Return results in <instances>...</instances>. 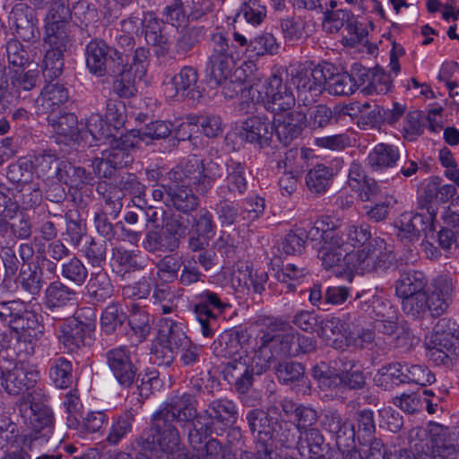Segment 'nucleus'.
Here are the masks:
<instances>
[{
  "label": "nucleus",
  "instance_id": "obj_63",
  "mask_svg": "<svg viewBox=\"0 0 459 459\" xmlns=\"http://www.w3.org/2000/svg\"><path fill=\"white\" fill-rule=\"evenodd\" d=\"M279 45L274 36L271 33H263L249 41L247 51L255 56L266 54L274 55L278 52Z\"/></svg>",
  "mask_w": 459,
  "mask_h": 459
},
{
  "label": "nucleus",
  "instance_id": "obj_33",
  "mask_svg": "<svg viewBox=\"0 0 459 459\" xmlns=\"http://www.w3.org/2000/svg\"><path fill=\"white\" fill-rule=\"evenodd\" d=\"M68 90L58 82L47 84L41 91L36 103L42 113H52L68 100Z\"/></svg>",
  "mask_w": 459,
  "mask_h": 459
},
{
  "label": "nucleus",
  "instance_id": "obj_26",
  "mask_svg": "<svg viewBox=\"0 0 459 459\" xmlns=\"http://www.w3.org/2000/svg\"><path fill=\"white\" fill-rule=\"evenodd\" d=\"M350 255L343 247V242L333 236V231H323V243L318 249V258L325 269L340 267Z\"/></svg>",
  "mask_w": 459,
  "mask_h": 459
},
{
  "label": "nucleus",
  "instance_id": "obj_55",
  "mask_svg": "<svg viewBox=\"0 0 459 459\" xmlns=\"http://www.w3.org/2000/svg\"><path fill=\"white\" fill-rule=\"evenodd\" d=\"M33 171L39 176L47 178H56L57 168L62 165V160L50 152H43L33 157L31 160Z\"/></svg>",
  "mask_w": 459,
  "mask_h": 459
},
{
  "label": "nucleus",
  "instance_id": "obj_34",
  "mask_svg": "<svg viewBox=\"0 0 459 459\" xmlns=\"http://www.w3.org/2000/svg\"><path fill=\"white\" fill-rule=\"evenodd\" d=\"M143 32L149 45L156 47V55L163 56L168 54L169 46L168 38L162 33L163 26L151 14L144 16L142 22Z\"/></svg>",
  "mask_w": 459,
  "mask_h": 459
},
{
  "label": "nucleus",
  "instance_id": "obj_30",
  "mask_svg": "<svg viewBox=\"0 0 459 459\" xmlns=\"http://www.w3.org/2000/svg\"><path fill=\"white\" fill-rule=\"evenodd\" d=\"M198 73L193 66H184L171 78L175 95L192 100L199 99L202 93L197 87Z\"/></svg>",
  "mask_w": 459,
  "mask_h": 459
},
{
  "label": "nucleus",
  "instance_id": "obj_60",
  "mask_svg": "<svg viewBox=\"0 0 459 459\" xmlns=\"http://www.w3.org/2000/svg\"><path fill=\"white\" fill-rule=\"evenodd\" d=\"M87 131L96 141L108 140L116 135L114 126L108 125L99 113H92L86 122Z\"/></svg>",
  "mask_w": 459,
  "mask_h": 459
},
{
  "label": "nucleus",
  "instance_id": "obj_40",
  "mask_svg": "<svg viewBox=\"0 0 459 459\" xmlns=\"http://www.w3.org/2000/svg\"><path fill=\"white\" fill-rule=\"evenodd\" d=\"M17 284L29 295L39 294L44 284L39 266L33 263L23 264L17 277Z\"/></svg>",
  "mask_w": 459,
  "mask_h": 459
},
{
  "label": "nucleus",
  "instance_id": "obj_5",
  "mask_svg": "<svg viewBox=\"0 0 459 459\" xmlns=\"http://www.w3.org/2000/svg\"><path fill=\"white\" fill-rule=\"evenodd\" d=\"M160 227V230H152L146 233L143 242V248L151 253L173 252L178 249L187 230L183 217L172 212H161Z\"/></svg>",
  "mask_w": 459,
  "mask_h": 459
},
{
  "label": "nucleus",
  "instance_id": "obj_59",
  "mask_svg": "<svg viewBox=\"0 0 459 459\" xmlns=\"http://www.w3.org/2000/svg\"><path fill=\"white\" fill-rule=\"evenodd\" d=\"M65 52L64 50L51 48L47 50L42 70L43 76L46 80L53 81L62 74Z\"/></svg>",
  "mask_w": 459,
  "mask_h": 459
},
{
  "label": "nucleus",
  "instance_id": "obj_24",
  "mask_svg": "<svg viewBox=\"0 0 459 459\" xmlns=\"http://www.w3.org/2000/svg\"><path fill=\"white\" fill-rule=\"evenodd\" d=\"M195 398L193 394L184 393L182 395L174 396L170 403L162 407L160 413L168 412L173 416L174 421H185L188 425V429H192L194 423H197L199 414L195 406Z\"/></svg>",
  "mask_w": 459,
  "mask_h": 459
},
{
  "label": "nucleus",
  "instance_id": "obj_44",
  "mask_svg": "<svg viewBox=\"0 0 459 459\" xmlns=\"http://www.w3.org/2000/svg\"><path fill=\"white\" fill-rule=\"evenodd\" d=\"M333 236L343 242V247L363 246L371 238L370 226L368 224H348L342 230L333 231Z\"/></svg>",
  "mask_w": 459,
  "mask_h": 459
},
{
  "label": "nucleus",
  "instance_id": "obj_25",
  "mask_svg": "<svg viewBox=\"0 0 459 459\" xmlns=\"http://www.w3.org/2000/svg\"><path fill=\"white\" fill-rule=\"evenodd\" d=\"M38 378V372L22 361L15 364L4 376V388L13 395H17L32 388Z\"/></svg>",
  "mask_w": 459,
  "mask_h": 459
},
{
  "label": "nucleus",
  "instance_id": "obj_43",
  "mask_svg": "<svg viewBox=\"0 0 459 459\" xmlns=\"http://www.w3.org/2000/svg\"><path fill=\"white\" fill-rule=\"evenodd\" d=\"M272 439L270 445L275 442L276 446L291 448L298 446L299 431L295 423L290 420L276 419L273 429H272Z\"/></svg>",
  "mask_w": 459,
  "mask_h": 459
},
{
  "label": "nucleus",
  "instance_id": "obj_27",
  "mask_svg": "<svg viewBox=\"0 0 459 459\" xmlns=\"http://www.w3.org/2000/svg\"><path fill=\"white\" fill-rule=\"evenodd\" d=\"M9 22L15 27L17 35L23 40H30L36 37V32H39L35 13L26 4L19 3L13 7L9 14Z\"/></svg>",
  "mask_w": 459,
  "mask_h": 459
},
{
  "label": "nucleus",
  "instance_id": "obj_36",
  "mask_svg": "<svg viewBox=\"0 0 459 459\" xmlns=\"http://www.w3.org/2000/svg\"><path fill=\"white\" fill-rule=\"evenodd\" d=\"M262 340L263 343H265L269 350L273 351V354L276 359L298 356L296 335L293 333L273 335L270 333H264L262 336Z\"/></svg>",
  "mask_w": 459,
  "mask_h": 459
},
{
  "label": "nucleus",
  "instance_id": "obj_45",
  "mask_svg": "<svg viewBox=\"0 0 459 459\" xmlns=\"http://www.w3.org/2000/svg\"><path fill=\"white\" fill-rule=\"evenodd\" d=\"M374 382L385 390L404 384V365L391 363L382 367L375 376Z\"/></svg>",
  "mask_w": 459,
  "mask_h": 459
},
{
  "label": "nucleus",
  "instance_id": "obj_23",
  "mask_svg": "<svg viewBox=\"0 0 459 459\" xmlns=\"http://www.w3.org/2000/svg\"><path fill=\"white\" fill-rule=\"evenodd\" d=\"M354 108L350 105H336L332 109L325 104H318L308 109V125L312 129L325 128L338 124L344 117H351Z\"/></svg>",
  "mask_w": 459,
  "mask_h": 459
},
{
  "label": "nucleus",
  "instance_id": "obj_52",
  "mask_svg": "<svg viewBox=\"0 0 459 459\" xmlns=\"http://www.w3.org/2000/svg\"><path fill=\"white\" fill-rule=\"evenodd\" d=\"M6 177L13 184L27 186L33 178V164L30 159L21 158L9 165Z\"/></svg>",
  "mask_w": 459,
  "mask_h": 459
},
{
  "label": "nucleus",
  "instance_id": "obj_14",
  "mask_svg": "<svg viewBox=\"0 0 459 459\" xmlns=\"http://www.w3.org/2000/svg\"><path fill=\"white\" fill-rule=\"evenodd\" d=\"M204 160L190 155L179 165L167 173L168 179L173 184L192 185L201 195L208 193V184L203 181Z\"/></svg>",
  "mask_w": 459,
  "mask_h": 459
},
{
  "label": "nucleus",
  "instance_id": "obj_51",
  "mask_svg": "<svg viewBox=\"0 0 459 459\" xmlns=\"http://www.w3.org/2000/svg\"><path fill=\"white\" fill-rule=\"evenodd\" d=\"M60 273L65 281L77 286H82L88 277L86 266L75 255L61 264Z\"/></svg>",
  "mask_w": 459,
  "mask_h": 459
},
{
  "label": "nucleus",
  "instance_id": "obj_3",
  "mask_svg": "<svg viewBox=\"0 0 459 459\" xmlns=\"http://www.w3.org/2000/svg\"><path fill=\"white\" fill-rule=\"evenodd\" d=\"M238 419L237 404L227 398L211 401L206 409L199 414L197 423L188 430L189 445L195 450L202 447L204 440L212 436H222L228 428Z\"/></svg>",
  "mask_w": 459,
  "mask_h": 459
},
{
  "label": "nucleus",
  "instance_id": "obj_8",
  "mask_svg": "<svg viewBox=\"0 0 459 459\" xmlns=\"http://www.w3.org/2000/svg\"><path fill=\"white\" fill-rule=\"evenodd\" d=\"M0 321L6 324L14 334L38 338L44 335V325L39 321L38 316L26 309L20 300L0 303Z\"/></svg>",
  "mask_w": 459,
  "mask_h": 459
},
{
  "label": "nucleus",
  "instance_id": "obj_57",
  "mask_svg": "<svg viewBox=\"0 0 459 459\" xmlns=\"http://www.w3.org/2000/svg\"><path fill=\"white\" fill-rule=\"evenodd\" d=\"M358 430H355V439L360 445H367L373 437L376 431L374 413L370 410H362L357 413Z\"/></svg>",
  "mask_w": 459,
  "mask_h": 459
},
{
  "label": "nucleus",
  "instance_id": "obj_56",
  "mask_svg": "<svg viewBox=\"0 0 459 459\" xmlns=\"http://www.w3.org/2000/svg\"><path fill=\"white\" fill-rule=\"evenodd\" d=\"M403 311L412 318H420L429 310V302L426 292L401 296Z\"/></svg>",
  "mask_w": 459,
  "mask_h": 459
},
{
  "label": "nucleus",
  "instance_id": "obj_21",
  "mask_svg": "<svg viewBox=\"0 0 459 459\" xmlns=\"http://www.w3.org/2000/svg\"><path fill=\"white\" fill-rule=\"evenodd\" d=\"M428 356L437 366L451 368L459 356V342L432 334L426 342Z\"/></svg>",
  "mask_w": 459,
  "mask_h": 459
},
{
  "label": "nucleus",
  "instance_id": "obj_46",
  "mask_svg": "<svg viewBox=\"0 0 459 459\" xmlns=\"http://www.w3.org/2000/svg\"><path fill=\"white\" fill-rule=\"evenodd\" d=\"M127 320V315L119 303L109 304L102 312L100 317L101 330L106 334L114 333L118 328L122 327Z\"/></svg>",
  "mask_w": 459,
  "mask_h": 459
},
{
  "label": "nucleus",
  "instance_id": "obj_38",
  "mask_svg": "<svg viewBox=\"0 0 459 459\" xmlns=\"http://www.w3.org/2000/svg\"><path fill=\"white\" fill-rule=\"evenodd\" d=\"M205 35V30L201 26L183 28L174 45V53L179 57H186L190 52L200 43Z\"/></svg>",
  "mask_w": 459,
  "mask_h": 459
},
{
  "label": "nucleus",
  "instance_id": "obj_12",
  "mask_svg": "<svg viewBox=\"0 0 459 459\" xmlns=\"http://www.w3.org/2000/svg\"><path fill=\"white\" fill-rule=\"evenodd\" d=\"M228 303L221 300L220 296L211 290H204L195 297L193 311L201 325L204 337H212L217 328V318L222 314Z\"/></svg>",
  "mask_w": 459,
  "mask_h": 459
},
{
  "label": "nucleus",
  "instance_id": "obj_9",
  "mask_svg": "<svg viewBox=\"0 0 459 459\" xmlns=\"http://www.w3.org/2000/svg\"><path fill=\"white\" fill-rule=\"evenodd\" d=\"M86 67L97 77L117 73L124 62L123 55L117 48L99 38L92 39L85 48Z\"/></svg>",
  "mask_w": 459,
  "mask_h": 459
},
{
  "label": "nucleus",
  "instance_id": "obj_32",
  "mask_svg": "<svg viewBox=\"0 0 459 459\" xmlns=\"http://www.w3.org/2000/svg\"><path fill=\"white\" fill-rule=\"evenodd\" d=\"M297 448L299 451L308 450L309 459H329L326 457L330 446L318 429H311L299 433Z\"/></svg>",
  "mask_w": 459,
  "mask_h": 459
},
{
  "label": "nucleus",
  "instance_id": "obj_39",
  "mask_svg": "<svg viewBox=\"0 0 459 459\" xmlns=\"http://www.w3.org/2000/svg\"><path fill=\"white\" fill-rule=\"evenodd\" d=\"M119 70L113 74H107L112 77V91L120 98H131L136 92L135 77L133 74L132 67H127L125 61L119 65Z\"/></svg>",
  "mask_w": 459,
  "mask_h": 459
},
{
  "label": "nucleus",
  "instance_id": "obj_11",
  "mask_svg": "<svg viewBox=\"0 0 459 459\" xmlns=\"http://www.w3.org/2000/svg\"><path fill=\"white\" fill-rule=\"evenodd\" d=\"M214 47L209 56L205 72L209 82L218 87L226 82L233 67V56L229 52L227 39L221 33L212 35Z\"/></svg>",
  "mask_w": 459,
  "mask_h": 459
},
{
  "label": "nucleus",
  "instance_id": "obj_47",
  "mask_svg": "<svg viewBox=\"0 0 459 459\" xmlns=\"http://www.w3.org/2000/svg\"><path fill=\"white\" fill-rule=\"evenodd\" d=\"M134 414L126 411L115 419L110 426L106 441L111 446L118 445L133 429Z\"/></svg>",
  "mask_w": 459,
  "mask_h": 459
},
{
  "label": "nucleus",
  "instance_id": "obj_7",
  "mask_svg": "<svg viewBox=\"0 0 459 459\" xmlns=\"http://www.w3.org/2000/svg\"><path fill=\"white\" fill-rule=\"evenodd\" d=\"M272 414H280V409L276 404L270 405L267 411L256 408L248 411L246 415L249 430L256 438L255 455L257 459H278V454L269 444L273 432L272 429L277 419Z\"/></svg>",
  "mask_w": 459,
  "mask_h": 459
},
{
  "label": "nucleus",
  "instance_id": "obj_50",
  "mask_svg": "<svg viewBox=\"0 0 459 459\" xmlns=\"http://www.w3.org/2000/svg\"><path fill=\"white\" fill-rule=\"evenodd\" d=\"M73 367L70 360L64 357L55 359L49 368V377L58 388H67L73 381Z\"/></svg>",
  "mask_w": 459,
  "mask_h": 459
},
{
  "label": "nucleus",
  "instance_id": "obj_22",
  "mask_svg": "<svg viewBox=\"0 0 459 459\" xmlns=\"http://www.w3.org/2000/svg\"><path fill=\"white\" fill-rule=\"evenodd\" d=\"M306 120V114L299 110H292L283 117L275 118L273 131L278 140L284 146L290 144L301 135Z\"/></svg>",
  "mask_w": 459,
  "mask_h": 459
},
{
  "label": "nucleus",
  "instance_id": "obj_1",
  "mask_svg": "<svg viewBox=\"0 0 459 459\" xmlns=\"http://www.w3.org/2000/svg\"><path fill=\"white\" fill-rule=\"evenodd\" d=\"M290 76V82L296 86L298 100L307 107L315 103L326 89L330 94L348 96L356 91V84L348 73L330 74L326 75L324 69L291 68L286 76Z\"/></svg>",
  "mask_w": 459,
  "mask_h": 459
},
{
  "label": "nucleus",
  "instance_id": "obj_61",
  "mask_svg": "<svg viewBox=\"0 0 459 459\" xmlns=\"http://www.w3.org/2000/svg\"><path fill=\"white\" fill-rule=\"evenodd\" d=\"M392 79L390 74L384 69L376 66L372 69V74L369 83L362 89V92L370 95L373 92L377 94H386L391 91Z\"/></svg>",
  "mask_w": 459,
  "mask_h": 459
},
{
  "label": "nucleus",
  "instance_id": "obj_13",
  "mask_svg": "<svg viewBox=\"0 0 459 459\" xmlns=\"http://www.w3.org/2000/svg\"><path fill=\"white\" fill-rule=\"evenodd\" d=\"M264 96L262 102L266 110L279 114L291 109L296 99L291 87L281 74L271 75L264 84Z\"/></svg>",
  "mask_w": 459,
  "mask_h": 459
},
{
  "label": "nucleus",
  "instance_id": "obj_62",
  "mask_svg": "<svg viewBox=\"0 0 459 459\" xmlns=\"http://www.w3.org/2000/svg\"><path fill=\"white\" fill-rule=\"evenodd\" d=\"M241 348L239 334L238 332L226 333L214 342V353L216 356L231 358Z\"/></svg>",
  "mask_w": 459,
  "mask_h": 459
},
{
  "label": "nucleus",
  "instance_id": "obj_18",
  "mask_svg": "<svg viewBox=\"0 0 459 459\" xmlns=\"http://www.w3.org/2000/svg\"><path fill=\"white\" fill-rule=\"evenodd\" d=\"M112 138L109 148L103 151L101 154L106 156V160L112 164L113 168L120 169L130 165L134 160L131 150L140 143L139 133L131 130L119 137L115 135Z\"/></svg>",
  "mask_w": 459,
  "mask_h": 459
},
{
  "label": "nucleus",
  "instance_id": "obj_2",
  "mask_svg": "<svg viewBox=\"0 0 459 459\" xmlns=\"http://www.w3.org/2000/svg\"><path fill=\"white\" fill-rule=\"evenodd\" d=\"M410 450H401L397 459H457L459 444L447 427L433 423L429 432L423 428H414L409 433Z\"/></svg>",
  "mask_w": 459,
  "mask_h": 459
},
{
  "label": "nucleus",
  "instance_id": "obj_64",
  "mask_svg": "<svg viewBox=\"0 0 459 459\" xmlns=\"http://www.w3.org/2000/svg\"><path fill=\"white\" fill-rule=\"evenodd\" d=\"M346 326L347 323L341 318L332 316L319 321L316 333L320 338L331 341L333 337L344 336L347 332Z\"/></svg>",
  "mask_w": 459,
  "mask_h": 459
},
{
  "label": "nucleus",
  "instance_id": "obj_48",
  "mask_svg": "<svg viewBox=\"0 0 459 459\" xmlns=\"http://www.w3.org/2000/svg\"><path fill=\"white\" fill-rule=\"evenodd\" d=\"M45 42L51 48L66 51L71 44L69 24H46Z\"/></svg>",
  "mask_w": 459,
  "mask_h": 459
},
{
  "label": "nucleus",
  "instance_id": "obj_17",
  "mask_svg": "<svg viewBox=\"0 0 459 459\" xmlns=\"http://www.w3.org/2000/svg\"><path fill=\"white\" fill-rule=\"evenodd\" d=\"M319 423L323 430L333 435L338 446L354 445L355 426L349 419L343 418L338 410L327 409L321 412Z\"/></svg>",
  "mask_w": 459,
  "mask_h": 459
},
{
  "label": "nucleus",
  "instance_id": "obj_37",
  "mask_svg": "<svg viewBox=\"0 0 459 459\" xmlns=\"http://www.w3.org/2000/svg\"><path fill=\"white\" fill-rule=\"evenodd\" d=\"M399 152L396 147L386 144H377L368 156V164L374 171H381L393 168L399 160Z\"/></svg>",
  "mask_w": 459,
  "mask_h": 459
},
{
  "label": "nucleus",
  "instance_id": "obj_53",
  "mask_svg": "<svg viewBox=\"0 0 459 459\" xmlns=\"http://www.w3.org/2000/svg\"><path fill=\"white\" fill-rule=\"evenodd\" d=\"M53 130L60 135L74 140L78 137L80 130L77 117L74 113H64L58 117H48Z\"/></svg>",
  "mask_w": 459,
  "mask_h": 459
},
{
  "label": "nucleus",
  "instance_id": "obj_29",
  "mask_svg": "<svg viewBox=\"0 0 459 459\" xmlns=\"http://www.w3.org/2000/svg\"><path fill=\"white\" fill-rule=\"evenodd\" d=\"M86 292L93 304L105 303L114 294V286L103 269L92 272L86 284Z\"/></svg>",
  "mask_w": 459,
  "mask_h": 459
},
{
  "label": "nucleus",
  "instance_id": "obj_41",
  "mask_svg": "<svg viewBox=\"0 0 459 459\" xmlns=\"http://www.w3.org/2000/svg\"><path fill=\"white\" fill-rule=\"evenodd\" d=\"M428 285L426 275L420 271H408L401 275L395 285L398 297L426 292Z\"/></svg>",
  "mask_w": 459,
  "mask_h": 459
},
{
  "label": "nucleus",
  "instance_id": "obj_28",
  "mask_svg": "<svg viewBox=\"0 0 459 459\" xmlns=\"http://www.w3.org/2000/svg\"><path fill=\"white\" fill-rule=\"evenodd\" d=\"M165 204L173 206L178 212L187 213L196 210L199 198L187 186L174 184L173 187L167 188Z\"/></svg>",
  "mask_w": 459,
  "mask_h": 459
},
{
  "label": "nucleus",
  "instance_id": "obj_58",
  "mask_svg": "<svg viewBox=\"0 0 459 459\" xmlns=\"http://www.w3.org/2000/svg\"><path fill=\"white\" fill-rule=\"evenodd\" d=\"M85 326L82 322L75 321L64 327L60 340L68 350L74 351L84 345Z\"/></svg>",
  "mask_w": 459,
  "mask_h": 459
},
{
  "label": "nucleus",
  "instance_id": "obj_19",
  "mask_svg": "<svg viewBox=\"0 0 459 459\" xmlns=\"http://www.w3.org/2000/svg\"><path fill=\"white\" fill-rule=\"evenodd\" d=\"M455 290V283L448 275H438L432 280L427 294L432 316L437 317L446 312L453 302Z\"/></svg>",
  "mask_w": 459,
  "mask_h": 459
},
{
  "label": "nucleus",
  "instance_id": "obj_42",
  "mask_svg": "<svg viewBox=\"0 0 459 459\" xmlns=\"http://www.w3.org/2000/svg\"><path fill=\"white\" fill-rule=\"evenodd\" d=\"M159 339H161L166 345L170 346L177 353L182 348L186 347L191 341L185 333L180 324L171 320H166L159 330Z\"/></svg>",
  "mask_w": 459,
  "mask_h": 459
},
{
  "label": "nucleus",
  "instance_id": "obj_4",
  "mask_svg": "<svg viewBox=\"0 0 459 459\" xmlns=\"http://www.w3.org/2000/svg\"><path fill=\"white\" fill-rule=\"evenodd\" d=\"M173 416L157 411L152 419V426L136 439V445L144 452L161 451L173 454L179 450L180 437L174 426Z\"/></svg>",
  "mask_w": 459,
  "mask_h": 459
},
{
  "label": "nucleus",
  "instance_id": "obj_15",
  "mask_svg": "<svg viewBox=\"0 0 459 459\" xmlns=\"http://www.w3.org/2000/svg\"><path fill=\"white\" fill-rule=\"evenodd\" d=\"M38 394H30L28 402H24L21 407L22 416L26 425L35 433H42V436L49 433L53 428L54 416L51 409L36 399ZM37 439L38 437H33Z\"/></svg>",
  "mask_w": 459,
  "mask_h": 459
},
{
  "label": "nucleus",
  "instance_id": "obj_54",
  "mask_svg": "<svg viewBox=\"0 0 459 459\" xmlns=\"http://www.w3.org/2000/svg\"><path fill=\"white\" fill-rule=\"evenodd\" d=\"M127 321L132 331L139 338V341L145 340L152 328L150 315L138 306L133 305L131 314L127 316Z\"/></svg>",
  "mask_w": 459,
  "mask_h": 459
},
{
  "label": "nucleus",
  "instance_id": "obj_20",
  "mask_svg": "<svg viewBox=\"0 0 459 459\" xmlns=\"http://www.w3.org/2000/svg\"><path fill=\"white\" fill-rule=\"evenodd\" d=\"M273 135V126L267 117L252 116L242 125L239 136L242 140L260 148L268 147Z\"/></svg>",
  "mask_w": 459,
  "mask_h": 459
},
{
  "label": "nucleus",
  "instance_id": "obj_16",
  "mask_svg": "<svg viewBox=\"0 0 459 459\" xmlns=\"http://www.w3.org/2000/svg\"><path fill=\"white\" fill-rule=\"evenodd\" d=\"M76 292L60 281L51 282L45 290V303L54 319L69 318L74 313Z\"/></svg>",
  "mask_w": 459,
  "mask_h": 459
},
{
  "label": "nucleus",
  "instance_id": "obj_6",
  "mask_svg": "<svg viewBox=\"0 0 459 459\" xmlns=\"http://www.w3.org/2000/svg\"><path fill=\"white\" fill-rule=\"evenodd\" d=\"M395 255L390 245L380 238H373L364 246L349 255V264L351 269L358 273H369L386 272L395 264Z\"/></svg>",
  "mask_w": 459,
  "mask_h": 459
},
{
  "label": "nucleus",
  "instance_id": "obj_31",
  "mask_svg": "<svg viewBox=\"0 0 459 459\" xmlns=\"http://www.w3.org/2000/svg\"><path fill=\"white\" fill-rule=\"evenodd\" d=\"M56 179L69 186L70 188H82L84 185H92L94 178L84 168L76 167L68 160H62V165L57 168Z\"/></svg>",
  "mask_w": 459,
  "mask_h": 459
},
{
  "label": "nucleus",
  "instance_id": "obj_49",
  "mask_svg": "<svg viewBox=\"0 0 459 459\" xmlns=\"http://www.w3.org/2000/svg\"><path fill=\"white\" fill-rule=\"evenodd\" d=\"M275 375L283 385L299 384L305 378V367L296 361H281L275 366Z\"/></svg>",
  "mask_w": 459,
  "mask_h": 459
},
{
  "label": "nucleus",
  "instance_id": "obj_10",
  "mask_svg": "<svg viewBox=\"0 0 459 459\" xmlns=\"http://www.w3.org/2000/svg\"><path fill=\"white\" fill-rule=\"evenodd\" d=\"M106 363L112 376L123 387H130L138 381V359L126 345L108 350L105 353Z\"/></svg>",
  "mask_w": 459,
  "mask_h": 459
},
{
  "label": "nucleus",
  "instance_id": "obj_35",
  "mask_svg": "<svg viewBox=\"0 0 459 459\" xmlns=\"http://www.w3.org/2000/svg\"><path fill=\"white\" fill-rule=\"evenodd\" d=\"M333 169L324 164H316L306 175V186L316 195H325L333 184Z\"/></svg>",
  "mask_w": 459,
  "mask_h": 459
}]
</instances>
